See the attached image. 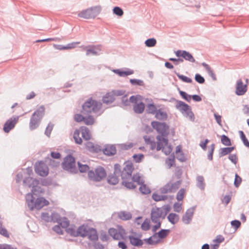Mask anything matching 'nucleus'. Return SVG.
I'll return each mask as SVG.
<instances>
[{"label": "nucleus", "mask_w": 249, "mask_h": 249, "mask_svg": "<svg viewBox=\"0 0 249 249\" xmlns=\"http://www.w3.org/2000/svg\"><path fill=\"white\" fill-rule=\"evenodd\" d=\"M196 206H193L187 210L185 214L182 216V222L185 224H189L192 221V217L194 213V211L196 210Z\"/></svg>", "instance_id": "aec40b11"}, {"label": "nucleus", "mask_w": 249, "mask_h": 249, "mask_svg": "<svg viewBox=\"0 0 249 249\" xmlns=\"http://www.w3.org/2000/svg\"><path fill=\"white\" fill-rule=\"evenodd\" d=\"M61 217L59 213L53 212L51 214V222L58 223L60 221Z\"/></svg>", "instance_id": "4d7b16f0"}, {"label": "nucleus", "mask_w": 249, "mask_h": 249, "mask_svg": "<svg viewBox=\"0 0 249 249\" xmlns=\"http://www.w3.org/2000/svg\"><path fill=\"white\" fill-rule=\"evenodd\" d=\"M26 173L28 176L25 177L23 180V184L25 186L28 184H29V183L32 182L33 180L35 178L31 177V175L33 174L32 166H28L26 168Z\"/></svg>", "instance_id": "72a5a7b5"}, {"label": "nucleus", "mask_w": 249, "mask_h": 249, "mask_svg": "<svg viewBox=\"0 0 249 249\" xmlns=\"http://www.w3.org/2000/svg\"><path fill=\"white\" fill-rule=\"evenodd\" d=\"M175 73L178 76V79L181 81L186 83H193V80L190 77H189L184 75L180 74L179 72H177L176 71H174Z\"/></svg>", "instance_id": "49530a36"}, {"label": "nucleus", "mask_w": 249, "mask_h": 249, "mask_svg": "<svg viewBox=\"0 0 249 249\" xmlns=\"http://www.w3.org/2000/svg\"><path fill=\"white\" fill-rule=\"evenodd\" d=\"M139 190L140 193L143 195H149L151 193V189L144 182L140 185Z\"/></svg>", "instance_id": "37998d69"}, {"label": "nucleus", "mask_w": 249, "mask_h": 249, "mask_svg": "<svg viewBox=\"0 0 249 249\" xmlns=\"http://www.w3.org/2000/svg\"><path fill=\"white\" fill-rule=\"evenodd\" d=\"M181 53L183 57V59L186 61L192 63L196 62V60L192 54L186 50H180Z\"/></svg>", "instance_id": "e433bc0d"}, {"label": "nucleus", "mask_w": 249, "mask_h": 249, "mask_svg": "<svg viewBox=\"0 0 249 249\" xmlns=\"http://www.w3.org/2000/svg\"><path fill=\"white\" fill-rule=\"evenodd\" d=\"M135 96V101L132 102L133 111L137 114H142L145 108V104L142 101L143 97L140 94H137Z\"/></svg>", "instance_id": "4468645a"}, {"label": "nucleus", "mask_w": 249, "mask_h": 249, "mask_svg": "<svg viewBox=\"0 0 249 249\" xmlns=\"http://www.w3.org/2000/svg\"><path fill=\"white\" fill-rule=\"evenodd\" d=\"M45 107L43 105L39 106L32 114L29 123L30 130L37 128L45 115Z\"/></svg>", "instance_id": "6e6552de"}, {"label": "nucleus", "mask_w": 249, "mask_h": 249, "mask_svg": "<svg viewBox=\"0 0 249 249\" xmlns=\"http://www.w3.org/2000/svg\"><path fill=\"white\" fill-rule=\"evenodd\" d=\"M129 165H131L133 169H135L133 163H132L131 160H127L125 161L124 163V167L123 169H122L121 166L120 164L118 163H116L114 165V170H113V173L114 174H116L118 176L119 175L121 176V177L122 178V176L123 174H124L127 171V170H124L125 168L127 166H128Z\"/></svg>", "instance_id": "2eb2a0df"}, {"label": "nucleus", "mask_w": 249, "mask_h": 249, "mask_svg": "<svg viewBox=\"0 0 249 249\" xmlns=\"http://www.w3.org/2000/svg\"><path fill=\"white\" fill-rule=\"evenodd\" d=\"M86 115L84 117V123L86 125H90L94 124L95 122V119L93 116L90 115V114H83Z\"/></svg>", "instance_id": "c03bdc74"}, {"label": "nucleus", "mask_w": 249, "mask_h": 249, "mask_svg": "<svg viewBox=\"0 0 249 249\" xmlns=\"http://www.w3.org/2000/svg\"><path fill=\"white\" fill-rule=\"evenodd\" d=\"M118 217L124 221H127L132 218V214L130 212L122 211L118 213Z\"/></svg>", "instance_id": "4c0bfd02"}, {"label": "nucleus", "mask_w": 249, "mask_h": 249, "mask_svg": "<svg viewBox=\"0 0 249 249\" xmlns=\"http://www.w3.org/2000/svg\"><path fill=\"white\" fill-rule=\"evenodd\" d=\"M125 170H127V171L122 175L121 184L128 190H134L136 188L137 185L134 183L132 179L130 181H128L131 179L132 174L134 169L132 168L131 165H129L125 168L124 170L125 171Z\"/></svg>", "instance_id": "9d476101"}, {"label": "nucleus", "mask_w": 249, "mask_h": 249, "mask_svg": "<svg viewBox=\"0 0 249 249\" xmlns=\"http://www.w3.org/2000/svg\"><path fill=\"white\" fill-rule=\"evenodd\" d=\"M37 179H39L41 186H49L53 184V179L50 177L46 178H39Z\"/></svg>", "instance_id": "8fccbe9b"}, {"label": "nucleus", "mask_w": 249, "mask_h": 249, "mask_svg": "<svg viewBox=\"0 0 249 249\" xmlns=\"http://www.w3.org/2000/svg\"><path fill=\"white\" fill-rule=\"evenodd\" d=\"M77 170L80 173H86L90 171V167L87 164H83L80 161H78L77 162Z\"/></svg>", "instance_id": "f704fd0d"}, {"label": "nucleus", "mask_w": 249, "mask_h": 249, "mask_svg": "<svg viewBox=\"0 0 249 249\" xmlns=\"http://www.w3.org/2000/svg\"><path fill=\"white\" fill-rule=\"evenodd\" d=\"M170 232V229H161L155 234H153L148 238L143 239L144 243L148 245H157L163 242V239L166 238Z\"/></svg>", "instance_id": "423d86ee"}, {"label": "nucleus", "mask_w": 249, "mask_h": 249, "mask_svg": "<svg viewBox=\"0 0 249 249\" xmlns=\"http://www.w3.org/2000/svg\"><path fill=\"white\" fill-rule=\"evenodd\" d=\"M235 149V146H229L227 147L220 148L219 150L218 156L219 158H221L224 156H226L233 151Z\"/></svg>", "instance_id": "7c9ffc66"}, {"label": "nucleus", "mask_w": 249, "mask_h": 249, "mask_svg": "<svg viewBox=\"0 0 249 249\" xmlns=\"http://www.w3.org/2000/svg\"><path fill=\"white\" fill-rule=\"evenodd\" d=\"M85 146L87 149L92 153H98L102 151L101 146L97 144H95L90 141L87 142L85 143Z\"/></svg>", "instance_id": "b1692460"}, {"label": "nucleus", "mask_w": 249, "mask_h": 249, "mask_svg": "<svg viewBox=\"0 0 249 249\" xmlns=\"http://www.w3.org/2000/svg\"><path fill=\"white\" fill-rule=\"evenodd\" d=\"M202 66L205 69L209 75L211 76L213 81L217 80L215 73L213 72L211 67L206 63H202Z\"/></svg>", "instance_id": "58836bf2"}, {"label": "nucleus", "mask_w": 249, "mask_h": 249, "mask_svg": "<svg viewBox=\"0 0 249 249\" xmlns=\"http://www.w3.org/2000/svg\"><path fill=\"white\" fill-rule=\"evenodd\" d=\"M36 198L34 196L26 197V202L28 206L31 211H33L35 209L39 210L42 209L44 206H47L49 205V201L47 200L44 197L37 196Z\"/></svg>", "instance_id": "39448f33"}, {"label": "nucleus", "mask_w": 249, "mask_h": 249, "mask_svg": "<svg viewBox=\"0 0 249 249\" xmlns=\"http://www.w3.org/2000/svg\"><path fill=\"white\" fill-rule=\"evenodd\" d=\"M102 107V103L92 97H89L82 105L80 112L82 114H91L92 112H98Z\"/></svg>", "instance_id": "7ed1b4c3"}, {"label": "nucleus", "mask_w": 249, "mask_h": 249, "mask_svg": "<svg viewBox=\"0 0 249 249\" xmlns=\"http://www.w3.org/2000/svg\"><path fill=\"white\" fill-rule=\"evenodd\" d=\"M58 224H59L63 229H65V231L68 234H70L71 233L69 231V230L71 228V224H70V222L67 217L63 216L61 217Z\"/></svg>", "instance_id": "cd10ccee"}, {"label": "nucleus", "mask_w": 249, "mask_h": 249, "mask_svg": "<svg viewBox=\"0 0 249 249\" xmlns=\"http://www.w3.org/2000/svg\"><path fill=\"white\" fill-rule=\"evenodd\" d=\"M196 186L200 190H203L205 187L204 178L202 176H198L196 177Z\"/></svg>", "instance_id": "de8ad7c7"}, {"label": "nucleus", "mask_w": 249, "mask_h": 249, "mask_svg": "<svg viewBox=\"0 0 249 249\" xmlns=\"http://www.w3.org/2000/svg\"><path fill=\"white\" fill-rule=\"evenodd\" d=\"M61 166L63 170L71 174H77L78 170L76 166V159L71 154H68L61 163Z\"/></svg>", "instance_id": "1a4fd4ad"}, {"label": "nucleus", "mask_w": 249, "mask_h": 249, "mask_svg": "<svg viewBox=\"0 0 249 249\" xmlns=\"http://www.w3.org/2000/svg\"><path fill=\"white\" fill-rule=\"evenodd\" d=\"M89 9L90 12L89 13V15L90 16V19L94 18L101 12L102 7L100 5H97L89 7Z\"/></svg>", "instance_id": "473e14b6"}, {"label": "nucleus", "mask_w": 249, "mask_h": 249, "mask_svg": "<svg viewBox=\"0 0 249 249\" xmlns=\"http://www.w3.org/2000/svg\"><path fill=\"white\" fill-rule=\"evenodd\" d=\"M107 183L111 185H115L117 184L119 181V176L114 173H109L107 175Z\"/></svg>", "instance_id": "c756f323"}, {"label": "nucleus", "mask_w": 249, "mask_h": 249, "mask_svg": "<svg viewBox=\"0 0 249 249\" xmlns=\"http://www.w3.org/2000/svg\"><path fill=\"white\" fill-rule=\"evenodd\" d=\"M112 71L120 77H125L134 73L133 70L128 68H123L120 69H113Z\"/></svg>", "instance_id": "4be33fe9"}, {"label": "nucleus", "mask_w": 249, "mask_h": 249, "mask_svg": "<svg viewBox=\"0 0 249 249\" xmlns=\"http://www.w3.org/2000/svg\"><path fill=\"white\" fill-rule=\"evenodd\" d=\"M129 83L132 86H143L144 85L143 81L139 79H130Z\"/></svg>", "instance_id": "6e6d98bb"}, {"label": "nucleus", "mask_w": 249, "mask_h": 249, "mask_svg": "<svg viewBox=\"0 0 249 249\" xmlns=\"http://www.w3.org/2000/svg\"><path fill=\"white\" fill-rule=\"evenodd\" d=\"M247 90V85L244 84L241 79L238 80L235 87V94L238 96H242L246 93Z\"/></svg>", "instance_id": "6ab92c4d"}, {"label": "nucleus", "mask_w": 249, "mask_h": 249, "mask_svg": "<svg viewBox=\"0 0 249 249\" xmlns=\"http://www.w3.org/2000/svg\"><path fill=\"white\" fill-rule=\"evenodd\" d=\"M151 219L146 218L143 222L141 224V228L143 231H147L151 228Z\"/></svg>", "instance_id": "a18cd8bd"}, {"label": "nucleus", "mask_w": 249, "mask_h": 249, "mask_svg": "<svg viewBox=\"0 0 249 249\" xmlns=\"http://www.w3.org/2000/svg\"><path fill=\"white\" fill-rule=\"evenodd\" d=\"M175 101L177 102L176 107L186 117H188L189 120L194 122L195 120L194 113L192 110L191 107L185 102L177 100L174 97H171L169 102Z\"/></svg>", "instance_id": "20e7f679"}, {"label": "nucleus", "mask_w": 249, "mask_h": 249, "mask_svg": "<svg viewBox=\"0 0 249 249\" xmlns=\"http://www.w3.org/2000/svg\"><path fill=\"white\" fill-rule=\"evenodd\" d=\"M155 118L159 121H164L168 118L167 113L162 108L157 109L156 113L154 114Z\"/></svg>", "instance_id": "c85d7f7f"}, {"label": "nucleus", "mask_w": 249, "mask_h": 249, "mask_svg": "<svg viewBox=\"0 0 249 249\" xmlns=\"http://www.w3.org/2000/svg\"><path fill=\"white\" fill-rule=\"evenodd\" d=\"M160 190L161 194H166L168 193H173L170 187V182L167 183L165 185L161 187Z\"/></svg>", "instance_id": "5fc2aeb1"}, {"label": "nucleus", "mask_w": 249, "mask_h": 249, "mask_svg": "<svg viewBox=\"0 0 249 249\" xmlns=\"http://www.w3.org/2000/svg\"><path fill=\"white\" fill-rule=\"evenodd\" d=\"M40 185H41L39 179H37L36 178H35L32 182L29 183L25 186L29 188H31V192L27 193L26 195V197L32 196H43L45 190L42 188Z\"/></svg>", "instance_id": "9b49d317"}, {"label": "nucleus", "mask_w": 249, "mask_h": 249, "mask_svg": "<svg viewBox=\"0 0 249 249\" xmlns=\"http://www.w3.org/2000/svg\"><path fill=\"white\" fill-rule=\"evenodd\" d=\"M221 142L223 145L227 146H231L232 144L231 139L224 134L221 136Z\"/></svg>", "instance_id": "603ef678"}, {"label": "nucleus", "mask_w": 249, "mask_h": 249, "mask_svg": "<svg viewBox=\"0 0 249 249\" xmlns=\"http://www.w3.org/2000/svg\"><path fill=\"white\" fill-rule=\"evenodd\" d=\"M112 12L113 14L118 16L122 17L124 15V11L122 8L119 6H115L112 9Z\"/></svg>", "instance_id": "e2e57ef3"}, {"label": "nucleus", "mask_w": 249, "mask_h": 249, "mask_svg": "<svg viewBox=\"0 0 249 249\" xmlns=\"http://www.w3.org/2000/svg\"><path fill=\"white\" fill-rule=\"evenodd\" d=\"M182 183V180L178 179L174 183H172L170 185V187L172 189L173 193L175 192L179 188L180 184Z\"/></svg>", "instance_id": "0e129e2a"}, {"label": "nucleus", "mask_w": 249, "mask_h": 249, "mask_svg": "<svg viewBox=\"0 0 249 249\" xmlns=\"http://www.w3.org/2000/svg\"><path fill=\"white\" fill-rule=\"evenodd\" d=\"M80 43V42H73L70 43H68L66 45H60V44H55L53 45V46L55 49L58 50H69L75 48L76 45Z\"/></svg>", "instance_id": "a878e982"}, {"label": "nucleus", "mask_w": 249, "mask_h": 249, "mask_svg": "<svg viewBox=\"0 0 249 249\" xmlns=\"http://www.w3.org/2000/svg\"><path fill=\"white\" fill-rule=\"evenodd\" d=\"M131 179L133 180L134 183L136 182L137 184L139 185H140L144 182V180L142 178V177L139 172L135 173L133 175L132 174Z\"/></svg>", "instance_id": "79ce46f5"}, {"label": "nucleus", "mask_w": 249, "mask_h": 249, "mask_svg": "<svg viewBox=\"0 0 249 249\" xmlns=\"http://www.w3.org/2000/svg\"><path fill=\"white\" fill-rule=\"evenodd\" d=\"M135 95H133L128 99L127 94H125L121 97V102L117 103L116 106L125 109V107L130 106V103L132 104V102L135 101Z\"/></svg>", "instance_id": "a211bd4d"}, {"label": "nucleus", "mask_w": 249, "mask_h": 249, "mask_svg": "<svg viewBox=\"0 0 249 249\" xmlns=\"http://www.w3.org/2000/svg\"><path fill=\"white\" fill-rule=\"evenodd\" d=\"M165 163L167 164L168 166V168L169 169L171 168V167H176V161L175 160H174L173 158H167L165 160Z\"/></svg>", "instance_id": "774afa93"}, {"label": "nucleus", "mask_w": 249, "mask_h": 249, "mask_svg": "<svg viewBox=\"0 0 249 249\" xmlns=\"http://www.w3.org/2000/svg\"><path fill=\"white\" fill-rule=\"evenodd\" d=\"M100 45H89L87 46L82 45L80 48L83 50L86 51V55L91 54L92 55L98 56L100 54L101 49Z\"/></svg>", "instance_id": "f3484780"}, {"label": "nucleus", "mask_w": 249, "mask_h": 249, "mask_svg": "<svg viewBox=\"0 0 249 249\" xmlns=\"http://www.w3.org/2000/svg\"><path fill=\"white\" fill-rule=\"evenodd\" d=\"M101 152L108 157L113 156L116 154V147L114 144H106L104 148H102Z\"/></svg>", "instance_id": "412c9836"}, {"label": "nucleus", "mask_w": 249, "mask_h": 249, "mask_svg": "<svg viewBox=\"0 0 249 249\" xmlns=\"http://www.w3.org/2000/svg\"><path fill=\"white\" fill-rule=\"evenodd\" d=\"M144 158V156L142 153L134 154L132 156L133 160L135 163L141 162Z\"/></svg>", "instance_id": "680f3d73"}, {"label": "nucleus", "mask_w": 249, "mask_h": 249, "mask_svg": "<svg viewBox=\"0 0 249 249\" xmlns=\"http://www.w3.org/2000/svg\"><path fill=\"white\" fill-rule=\"evenodd\" d=\"M178 93L181 97L188 103L191 101V95L188 94L184 91L181 90L179 88H178Z\"/></svg>", "instance_id": "09e8293b"}, {"label": "nucleus", "mask_w": 249, "mask_h": 249, "mask_svg": "<svg viewBox=\"0 0 249 249\" xmlns=\"http://www.w3.org/2000/svg\"><path fill=\"white\" fill-rule=\"evenodd\" d=\"M151 125L156 131L158 135L157 151L161 150L165 155L170 154L173 150V146L169 143V125L165 122L152 121Z\"/></svg>", "instance_id": "f257e3e1"}, {"label": "nucleus", "mask_w": 249, "mask_h": 249, "mask_svg": "<svg viewBox=\"0 0 249 249\" xmlns=\"http://www.w3.org/2000/svg\"><path fill=\"white\" fill-rule=\"evenodd\" d=\"M19 116H13L11 118L8 119L3 125V130L6 133H8L14 129L16 124L18 122Z\"/></svg>", "instance_id": "dca6fc26"}, {"label": "nucleus", "mask_w": 249, "mask_h": 249, "mask_svg": "<svg viewBox=\"0 0 249 249\" xmlns=\"http://www.w3.org/2000/svg\"><path fill=\"white\" fill-rule=\"evenodd\" d=\"M70 235L73 237H87L89 241H95L99 239V234L96 228L91 227L88 223H83L77 228L74 224L71 225L69 230Z\"/></svg>", "instance_id": "f03ea898"}, {"label": "nucleus", "mask_w": 249, "mask_h": 249, "mask_svg": "<svg viewBox=\"0 0 249 249\" xmlns=\"http://www.w3.org/2000/svg\"><path fill=\"white\" fill-rule=\"evenodd\" d=\"M167 219L171 224L175 225L179 221V216L176 213H170L167 215Z\"/></svg>", "instance_id": "c9c22d12"}, {"label": "nucleus", "mask_w": 249, "mask_h": 249, "mask_svg": "<svg viewBox=\"0 0 249 249\" xmlns=\"http://www.w3.org/2000/svg\"><path fill=\"white\" fill-rule=\"evenodd\" d=\"M89 180L94 182L104 180L107 177V172L102 166L98 165L94 169H91L88 175Z\"/></svg>", "instance_id": "0eeeda50"}, {"label": "nucleus", "mask_w": 249, "mask_h": 249, "mask_svg": "<svg viewBox=\"0 0 249 249\" xmlns=\"http://www.w3.org/2000/svg\"><path fill=\"white\" fill-rule=\"evenodd\" d=\"M128 238L131 245L139 248L142 247L144 243L143 239L139 240V238H137L133 234L129 235Z\"/></svg>", "instance_id": "393cba45"}, {"label": "nucleus", "mask_w": 249, "mask_h": 249, "mask_svg": "<svg viewBox=\"0 0 249 249\" xmlns=\"http://www.w3.org/2000/svg\"><path fill=\"white\" fill-rule=\"evenodd\" d=\"M108 232L114 240H125L126 238L125 230L121 225H117V228H110Z\"/></svg>", "instance_id": "f8f14e48"}, {"label": "nucleus", "mask_w": 249, "mask_h": 249, "mask_svg": "<svg viewBox=\"0 0 249 249\" xmlns=\"http://www.w3.org/2000/svg\"><path fill=\"white\" fill-rule=\"evenodd\" d=\"M152 222L155 224V225L152 226H151V230L153 233V234H155L156 233L158 232L157 231L160 228L162 222L161 221H157V222Z\"/></svg>", "instance_id": "052dcab7"}, {"label": "nucleus", "mask_w": 249, "mask_h": 249, "mask_svg": "<svg viewBox=\"0 0 249 249\" xmlns=\"http://www.w3.org/2000/svg\"><path fill=\"white\" fill-rule=\"evenodd\" d=\"M82 138L87 142L91 139V135L89 128L86 126H81L80 127Z\"/></svg>", "instance_id": "2f4dec72"}, {"label": "nucleus", "mask_w": 249, "mask_h": 249, "mask_svg": "<svg viewBox=\"0 0 249 249\" xmlns=\"http://www.w3.org/2000/svg\"><path fill=\"white\" fill-rule=\"evenodd\" d=\"M115 100L116 98L114 97L111 90L110 91L107 92L104 96H103L102 101L103 104L108 105L112 103Z\"/></svg>", "instance_id": "bb28decb"}, {"label": "nucleus", "mask_w": 249, "mask_h": 249, "mask_svg": "<svg viewBox=\"0 0 249 249\" xmlns=\"http://www.w3.org/2000/svg\"><path fill=\"white\" fill-rule=\"evenodd\" d=\"M146 113L148 114L154 115L157 111L158 107H160V105L155 104L152 99H150L149 102L145 105Z\"/></svg>", "instance_id": "5701e85b"}, {"label": "nucleus", "mask_w": 249, "mask_h": 249, "mask_svg": "<svg viewBox=\"0 0 249 249\" xmlns=\"http://www.w3.org/2000/svg\"><path fill=\"white\" fill-rule=\"evenodd\" d=\"M238 133L239 134L240 138L244 145L246 147L249 148V141L246 137L244 132L242 130H239Z\"/></svg>", "instance_id": "3c124183"}, {"label": "nucleus", "mask_w": 249, "mask_h": 249, "mask_svg": "<svg viewBox=\"0 0 249 249\" xmlns=\"http://www.w3.org/2000/svg\"><path fill=\"white\" fill-rule=\"evenodd\" d=\"M159 209L152 208L151 210L150 219L152 222H157L160 220V216L159 214Z\"/></svg>", "instance_id": "ea45409f"}, {"label": "nucleus", "mask_w": 249, "mask_h": 249, "mask_svg": "<svg viewBox=\"0 0 249 249\" xmlns=\"http://www.w3.org/2000/svg\"><path fill=\"white\" fill-rule=\"evenodd\" d=\"M35 173L40 177L45 178L49 173V169L45 161L40 160L37 161L34 165Z\"/></svg>", "instance_id": "ddd939ff"}, {"label": "nucleus", "mask_w": 249, "mask_h": 249, "mask_svg": "<svg viewBox=\"0 0 249 249\" xmlns=\"http://www.w3.org/2000/svg\"><path fill=\"white\" fill-rule=\"evenodd\" d=\"M89 13L90 12L88 8L80 12L77 16L78 17L82 18L85 19H90V16L89 15Z\"/></svg>", "instance_id": "13d9d810"}, {"label": "nucleus", "mask_w": 249, "mask_h": 249, "mask_svg": "<svg viewBox=\"0 0 249 249\" xmlns=\"http://www.w3.org/2000/svg\"><path fill=\"white\" fill-rule=\"evenodd\" d=\"M186 190L185 188H181L177 193L176 199L178 201H182L185 194Z\"/></svg>", "instance_id": "bf43d9fd"}, {"label": "nucleus", "mask_w": 249, "mask_h": 249, "mask_svg": "<svg viewBox=\"0 0 249 249\" xmlns=\"http://www.w3.org/2000/svg\"><path fill=\"white\" fill-rule=\"evenodd\" d=\"M80 132L81 130L79 127L78 129H76L74 130L73 135V138L74 139V142L78 145L82 144L83 142L82 139L79 137Z\"/></svg>", "instance_id": "a19ab883"}, {"label": "nucleus", "mask_w": 249, "mask_h": 249, "mask_svg": "<svg viewBox=\"0 0 249 249\" xmlns=\"http://www.w3.org/2000/svg\"><path fill=\"white\" fill-rule=\"evenodd\" d=\"M156 44L157 40L154 37L149 38L144 41L145 46L149 48L155 47Z\"/></svg>", "instance_id": "864d4df0"}, {"label": "nucleus", "mask_w": 249, "mask_h": 249, "mask_svg": "<svg viewBox=\"0 0 249 249\" xmlns=\"http://www.w3.org/2000/svg\"><path fill=\"white\" fill-rule=\"evenodd\" d=\"M47 160H49V165L53 167H57L60 165V161H56L54 159H50L49 156L46 158L45 161H47Z\"/></svg>", "instance_id": "69168bd1"}, {"label": "nucleus", "mask_w": 249, "mask_h": 249, "mask_svg": "<svg viewBox=\"0 0 249 249\" xmlns=\"http://www.w3.org/2000/svg\"><path fill=\"white\" fill-rule=\"evenodd\" d=\"M54 124H52L51 122H50L47 127H46L44 134L47 136L48 137L50 138V135L52 132V131L53 130V127Z\"/></svg>", "instance_id": "338daca9"}]
</instances>
